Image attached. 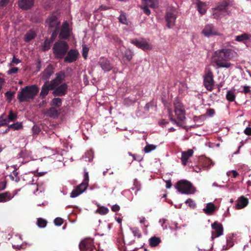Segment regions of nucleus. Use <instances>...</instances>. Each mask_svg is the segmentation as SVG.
Segmentation results:
<instances>
[{"label":"nucleus","instance_id":"1","mask_svg":"<svg viewBox=\"0 0 251 251\" xmlns=\"http://www.w3.org/2000/svg\"><path fill=\"white\" fill-rule=\"evenodd\" d=\"M232 50L222 49L216 50L212 56V62L218 68H229L233 66L228 61L232 58Z\"/></svg>","mask_w":251,"mask_h":251},{"label":"nucleus","instance_id":"2","mask_svg":"<svg viewBox=\"0 0 251 251\" xmlns=\"http://www.w3.org/2000/svg\"><path fill=\"white\" fill-rule=\"evenodd\" d=\"M38 91L39 89L35 85L27 86L19 92L17 98L20 102L29 101L34 98Z\"/></svg>","mask_w":251,"mask_h":251},{"label":"nucleus","instance_id":"3","mask_svg":"<svg viewBox=\"0 0 251 251\" xmlns=\"http://www.w3.org/2000/svg\"><path fill=\"white\" fill-rule=\"evenodd\" d=\"M68 44L63 41L56 42L52 48L53 52L57 59H62L67 53L68 50Z\"/></svg>","mask_w":251,"mask_h":251},{"label":"nucleus","instance_id":"4","mask_svg":"<svg viewBox=\"0 0 251 251\" xmlns=\"http://www.w3.org/2000/svg\"><path fill=\"white\" fill-rule=\"evenodd\" d=\"M176 188L182 194L191 195L196 192L195 187L190 182L186 180L179 181L176 184Z\"/></svg>","mask_w":251,"mask_h":251},{"label":"nucleus","instance_id":"5","mask_svg":"<svg viewBox=\"0 0 251 251\" xmlns=\"http://www.w3.org/2000/svg\"><path fill=\"white\" fill-rule=\"evenodd\" d=\"M84 178L83 181L78 186H77L71 193L70 197L71 198H75L82 193L87 189L88 186L89 175L88 172L84 171Z\"/></svg>","mask_w":251,"mask_h":251},{"label":"nucleus","instance_id":"6","mask_svg":"<svg viewBox=\"0 0 251 251\" xmlns=\"http://www.w3.org/2000/svg\"><path fill=\"white\" fill-rule=\"evenodd\" d=\"M177 14V9L174 7H169L166 12L165 19L167 22V26L171 28L173 27L176 22Z\"/></svg>","mask_w":251,"mask_h":251},{"label":"nucleus","instance_id":"7","mask_svg":"<svg viewBox=\"0 0 251 251\" xmlns=\"http://www.w3.org/2000/svg\"><path fill=\"white\" fill-rule=\"evenodd\" d=\"M175 112L178 120L183 122L185 119V111L182 104L177 100L174 102Z\"/></svg>","mask_w":251,"mask_h":251},{"label":"nucleus","instance_id":"8","mask_svg":"<svg viewBox=\"0 0 251 251\" xmlns=\"http://www.w3.org/2000/svg\"><path fill=\"white\" fill-rule=\"evenodd\" d=\"M79 247L80 251H92L95 249L93 239L91 238L82 240L79 243Z\"/></svg>","mask_w":251,"mask_h":251},{"label":"nucleus","instance_id":"9","mask_svg":"<svg viewBox=\"0 0 251 251\" xmlns=\"http://www.w3.org/2000/svg\"><path fill=\"white\" fill-rule=\"evenodd\" d=\"M211 227L213 230L212 231L211 239L213 240L215 238H218L223 234L224 228L223 225L218 222H215L211 225Z\"/></svg>","mask_w":251,"mask_h":251},{"label":"nucleus","instance_id":"10","mask_svg":"<svg viewBox=\"0 0 251 251\" xmlns=\"http://www.w3.org/2000/svg\"><path fill=\"white\" fill-rule=\"evenodd\" d=\"M46 22L50 30H54L53 34L55 33L60 25L57 18L55 16L52 15L48 17Z\"/></svg>","mask_w":251,"mask_h":251},{"label":"nucleus","instance_id":"11","mask_svg":"<svg viewBox=\"0 0 251 251\" xmlns=\"http://www.w3.org/2000/svg\"><path fill=\"white\" fill-rule=\"evenodd\" d=\"M203 84L207 90L211 91L213 90L214 79L213 74L211 71H209L204 76Z\"/></svg>","mask_w":251,"mask_h":251},{"label":"nucleus","instance_id":"12","mask_svg":"<svg viewBox=\"0 0 251 251\" xmlns=\"http://www.w3.org/2000/svg\"><path fill=\"white\" fill-rule=\"evenodd\" d=\"M131 43L138 48L142 49V50H151L152 47L151 44L144 39L132 40Z\"/></svg>","mask_w":251,"mask_h":251},{"label":"nucleus","instance_id":"13","mask_svg":"<svg viewBox=\"0 0 251 251\" xmlns=\"http://www.w3.org/2000/svg\"><path fill=\"white\" fill-rule=\"evenodd\" d=\"M202 33L207 37L220 35L217 29L211 24L206 25L202 30Z\"/></svg>","mask_w":251,"mask_h":251},{"label":"nucleus","instance_id":"14","mask_svg":"<svg viewBox=\"0 0 251 251\" xmlns=\"http://www.w3.org/2000/svg\"><path fill=\"white\" fill-rule=\"evenodd\" d=\"M98 64L104 72H109L113 68V65L111 64L110 61L104 57H101Z\"/></svg>","mask_w":251,"mask_h":251},{"label":"nucleus","instance_id":"15","mask_svg":"<svg viewBox=\"0 0 251 251\" xmlns=\"http://www.w3.org/2000/svg\"><path fill=\"white\" fill-rule=\"evenodd\" d=\"M79 55L78 51L76 50H71L68 52L67 56L64 59V61L72 63L76 61Z\"/></svg>","mask_w":251,"mask_h":251},{"label":"nucleus","instance_id":"16","mask_svg":"<svg viewBox=\"0 0 251 251\" xmlns=\"http://www.w3.org/2000/svg\"><path fill=\"white\" fill-rule=\"evenodd\" d=\"M249 203V200L244 196H241L236 201L235 208L236 209H241L246 207Z\"/></svg>","mask_w":251,"mask_h":251},{"label":"nucleus","instance_id":"17","mask_svg":"<svg viewBox=\"0 0 251 251\" xmlns=\"http://www.w3.org/2000/svg\"><path fill=\"white\" fill-rule=\"evenodd\" d=\"M68 86L66 83H63L57 87L52 92L54 96H62L67 93Z\"/></svg>","mask_w":251,"mask_h":251},{"label":"nucleus","instance_id":"18","mask_svg":"<svg viewBox=\"0 0 251 251\" xmlns=\"http://www.w3.org/2000/svg\"><path fill=\"white\" fill-rule=\"evenodd\" d=\"M227 6V3L225 1L219 3L217 6L214 8L213 14L214 18H219L220 17L219 13L225 10Z\"/></svg>","mask_w":251,"mask_h":251},{"label":"nucleus","instance_id":"19","mask_svg":"<svg viewBox=\"0 0 251 251\" xmlns=\"http://www.w3.org/2000/svg\"><path fill=\"white\" fill-rule=\"evenodd\" d=\"M195 4L200 14L201 15L204 14L208 8V4L206 2L201 1L200 0H197Z\"/></svg>","mask_w":251,"mask_h":251},{"label":"nucleus","instance_id":"20","mask_svg":"<svg viewBox=\"0 0 251 251\" xmlns=\"http://www.w3.org/2000/svg\"><path fill=\"white\" fill-rule=\"evenodd\" d=\"M34 1V0H19L18 4L21 8L26 10L33 6Z\"/></svg>","mask_w":251,"mask_h":251},{"label":"nucleus","instance_id":"21","mask_svg":"<svg viewBox=\"0 0 251 251\" xmlns=\"http://www.w3.org/2000/svg\"><path fill=\"white\" fill-rule=\"evenodd\" d=\"M193 151L191 149H189L186 151L182 152L181 160L184 165H186L188 159L193 155Z\"/></svg>","mask_w":251,"mask_h":251},{"label":"nucleus","instance_id":"22","mask_svg":"<svg viewBox=\"0 0 251 251\" xmlns=\"http://www.w3.org/2000/svg\"><path fill=\"white\" fill-rule=\"evenodd\" d=\"M215 205L212 202L206 204L205 207L203 209V212L207 215H211L216 210Z\"/></svg>","mask_w":251,"mask_h":251},{"label":"nucleus","instance_id":"23","mask_svg":"<svg viewBox=\"0 0 251 251\" xmlns=\"http://www.w3.org/2000/svg\"><path fill=\"white\" fill-rule=\"evenodd\" d=\"M53 68L51 65H49L42 73V77L44 80H47L53 74Z\"/></svg>","mask_w":251,"mask_h":251},{"label":"nucleus","instance_id":"24","mask_svg":"<svg viewBox=\"0 0 251 251\" xmlns=\"http://www.w3.org/2000/svg\"><path fill=\"white\" fill-rule=\"evenodd\" d=\"M14 196L9 192H5L0 194V202H5L11 200Z\"/></svg>","mask_w":251,"mask_h":251},{"label":"nucleus","instance_id":"25","mask_svg":"<svg viewBox=\"0 0 251 251\" xmlns=\"http://www.w3.org/2000/svg\"><path fill=\"white\" fill-rule=\"evenodd\" d=\"M50 90V87L48 85V82H46L42 86L40 96L42 98H44L49 93Z\"/></svg>","mask_w":251,"mask_h":251},{"label":"nucleus","instance_id":"26","mask_svg":"<svg viewBox=\"0 0 251 251\" xmlns=\"http://www.w3.org/2000/svg\"><path fill=\"white\" fill-rule=\"evenodd\" d=\"M143 4L151 8H156L158 5L157 0H142Z\"/></svg>","mask_w":251,"mask_h":251},{"label":"nucleus","instance_id":"27","mask_svg":"<svg viewBox=\"0 0 251 251\" xmlns=\"http://www.w3.org/2000/svg\"><path fill=\"white\" fill-rule=\"evenodd\" d=\"M46 114L47 116L54 119L58 116L59 113L56 109L52 107L47 110Z\"/></svg>","mask_w":251,"mask_h":251},{"label":"nucleus","instance_id":"28","mask_svg":"<svg viewBox=\"0 0 251 251\" xmlns=\"http://www.w3.org/2000/svg\"><path fill=\"white\" fill-rule=\"evenodd\" d=\"M251 38V35L248 34H242L235 37V40L237 42H242Z\"/></svg>","mask_w":251,"mask_h":251},{"label":"nucleus","instance_id":"29","mask_svg":"<svg viewBox=\"0 0 251 251\" xmlns=\"http://www.w3.org/2000/svg\"><path fill=\"white\" fill-rule=\"evenodd\" d=\"M160 242V238L156 236L152 237L149 239L150 245L152 247L157 246Z\"/></svg>","mask_w":251,"mask_h":251},{"label":"nucleus","instance_id":"30","mask_svg":"<svg viewBox=\"0 0 251 251\" xmlns=\"http://www.w3.org/2000/svg\"><path fill=\"white\" fill-rule=\"evenodd\" d=\"M132 243V241H131L128 243L127 244H131ZM126 244H127V243L123 239H119L118 246L120 249H121L122 250H124L125 251H131L130 250H129L126 247H125Z\"/></svg>","mask_w":251,"mask_h":251},{"label":"nucleus","instance_id":"31","mask_svg":"<svg viewBox=\"0 0 251 251\" xmlns=\"http://www.w3.org/2000/svg\"><path fill=\"white\" fill-rule=\"evenodd\" d=\"M70 36L69 29H62L61 28L59 37L60 39H67Z\"/></svg>","mask_w":251,"mask_h":251},{"label":"nucleus","instance_id":"32","mask_svg":"<svg viewBox=\"0 0 251 251\" xmlns=\"http://www.w3.org/2000/svg\"><path fill=\"white\" fill-rule=\"evenodd\" d=\"M226 98L229 101L232 102L234 101L235 99V95L234 94V91L228 90L226 95Z\"/></svg>","mask_w":251,"mask_h":251},{"label":"nucleus","instance_id":"33","mask_svg":"<svg viewBox=\"0 0 251 251\" xmlns=\"http://www.w3.org/2000/svg\"><path fill=\"white\" fill-rule=\"evenodd\" d=\"M36 36V33L34 31L31 30L26 34L25 35V40L28 42L34 39Z\"/></svg>","mask_w":251,"mask_h":251},{"label":"nucleus","instance_id":"34","mask_svg":"<svg viewBox=\"0 0 251 251\" xmlns=\"http://www.w3.org/2000/svg\"><path fill=\"white\" fill-rule=\"evenodd\" d=\"M17 114L13 113L12 111H10L8 115L6 116L7 120L8 121V124L11 122L15 121L17 119Z\"/></svg>","mask_w":251,"mask_h":251},{"label":"nucleus","instance_id":"35","mask_svg":"<svg viewBox=\"0 0 251 251\" xmlns=\"http://www.w3.org/2000/svg\"><path fill=\"white\" fill-rule=\"evenodd\" d=\"M156 148V146L152 144H147L144 149V151L145 153H149L155 150Z\"/></svg>","mask_w":251,"mask_h":251},{"label":"nucleus","instance_id":"36","mask_svg":"<svg viewBox=\"0 0 251 251\" xmlns=\"http://www.w3.org/2000/svg\"><path fill=\"white\" fill-rule=\"evenodd\" d=\"M61 83L58 82L55 79L52 80L50 83L48 82V85L50 87V90L55 89Z\"/></svg>","mask_w":251,"mask_h":251},{"label":"nucleus","instance_id":"37","mask_svg":"<svg viewBox=\"0 0 251 251\" xmlns=\"http://www.w3.org/2000/svg\"><path fill=\"white\" fill-rule=\"evenodd\" d=\"M9 128H13L14 130H19L23 127V124L21 122H16L8 126Z\"/></svg>","mask_w":251,"mask_h":251},{"label":"nucleus","instance_id":"38","mask_svg":"<svg viewBox=\"0 0 251 251\" xmlns=\"http://www.w3.org/2000/svg\"><path fill=\"white\" fill-rule=\"evenodd\" d=\"M214 165V163L210 159L206 158L204 161L203 166V167L209 169Z\"/></svg>","mask_w":251,"mask_h":251},{"label":"nucleus","instance_id":"39","mask_svg":"<svg viewBox=\"0 0 251 251\" xmlns=\"http://www.w3.org/2000/svg\"><path fill=\"white\" fill-rule=\"evenodd\" d=\"M61 104L62 100L60 98H59L53 99L51 102V105L56 106L58 107L61 106Z\"/></svg>","mask_w":251,"mask_h":251},{"label":"nucleus","instance_id":"40","mask_svg":"<svg viewBox=\"0 0 251 251\" xmlns=\"http://www.w3.org/2000/svg\"><path fill=\"white\" fill-rule=\"evenodd\" d=\"M65 73L63 72H60L56 74L55 79L60 83H61L65 78Z\"/></svg>","mask_w":251,"mask_h":251},{"label":"nucleus","instance_id":"41","mask_svg":"<svg viewBox=\"0 0 251 251\" xmlns=\"http://www.w3.org/2000/svg\"><path fill=\"white\" fill-rule=\"evenodd\" d=\"M133 185L134 186V187H132L131 189L133 190H134V189H136L135 194H136V192H138V191H139L141 188L140 183L138 181L137 179L135 178L134 179Z\"/></svg>","mask_w":251,"mask_h":251},{"label":"nucleus","instance_id":"42","mask_svg":"<svg viewBox=\"0 0 251 251\" xmlns=\"http://www.w3.org/2000/svg\"><path fill=\"white\" fill-rule=\"evenodd\" d=\"M8 124V121L7 120L6 116L4 114H2L0 116V126H4Z\"/></svg>","mask_w":251,"mask_h":251},{"label":"nucleus","instance_id":"43","mask_svg":"<svg viewBox=\"0 0 251 251\" xmlns=\"http://www.w3.org/2000/svg\"><path fill=\"white\" fill-rule=\"evenodd\" d=\"M233 245V242L232 240V239L230 237L227 238L226 239V247H225V246H224L223 247V248L224 250H226L228 248L232 247Z\"/></svg>","mask_w":251,"mask_h":251},{"label":"nucleus","instance_id":"44","mask_svg":"<svg viewBox=\"0 0 251 251\" xmlns=\"http://www.w3.org/2000/svg\"><path fill=\"white\" fill-rule=\"evenodd\" d=\"M37 224L39 227L43 228L46 226L47 221L42 218H38Z\"/></svg>","mask_w":251,"mask_h":251},{"label":"nucleus","instance_id":"45","mask_svg":"<svg viewBox=\"0 0 251 251\" xmlns=\"http://www.w3.org/2000/svg\"><path fill=\"white\" fill-rule=\"evenodd\" d=\"M124 55L126 59L129 61L133 57V52L131 50L127 49L125 50Z\"/></svg>","mask_w":251,"mask_h":251},{"label":"nucleus","instance_id":"46","mask_svg":"<svg viewBox=\"0 0 251 251\" xmlns=\"http://www.w3.org/2000/svg\"><path fill=\"white\" fill-rule=\"evenodd\" d=\"M108 211V209L107 207L104 206L100 207L97 210V212L100 215H105L107 214Z\"/></svg>","mask_w":251,"mask_h":251},{"label":"nucleus","instance_id":"47","mask_svg":"<svg viewBox=\"0 0 251 251\" xmlns=\"http://www.w3.org/2000/svg\"><path fill=\"white\" fill-rule=\"evenodd\" d=\"M33 188H34L35 190L33 192L34 194H36L38 191L40 192H42L44 191V188L42 186H39L38 184H33L32 185Z\"/></svg>","mask_w":251,"mask_h":251},{"label":"nucleus","instance_id":"48","mask_svg":"<svg viewBox=\"0 0 251 251\" xmlns=\"http://www.w3.org/2000/svg\"><path fill=\"white\" fill-rule=\"evenodd\" d=\"M12 180L18 182L20 180V177L18 176V172L15 171H13L12 175L11 176Z\"/></svg>","mask_w":251,"mask_h":251},{"label":"nucleus","instance_id":"49","mask_svg":"<svg viewBox=\"0 0 251 251\" xmlns=\"http://www.w3.org/2000/svg\"><path fill=\"white\" fill-rule=\"evenodd\" d=\"M130 229L134 236H137L138 238H140L141 237V233L139 231V230L137 227H133L131 228Z\"/></svg>","mask_w":251,"mask_h":251},{"label":"nucleus","instance_id":"50","mask_svg":"<svg viewBox=\"0 0 251 251\" xmlns=\"http://www.w3.org/2000/svg\"><path fill=\"white\" fill-rule=\"evenodd\" d=\"M118 19L121 23L124 24H127V20L125 14L123 13L121 14L118 18Z\"/></svg>","mask_w":251,"mask_h":251},{"label":"nucleus","instance_id":"51","mask_svg":"<svg viewBox=\"0 0 251 251\" xmlns=\"http://www.w3.org/2000/svg\"><path fill=\"white\" fill-rule=\"evenodd\" d=\"M63 222V220L61 218H56L54 220V224L57 226H60Z\"/></svg>","mask_w":251,"mask_h":251},{"label":"nucleus","instance_id":"52","mask_svg":"<svg viewBox=\"0 0 251 251\" xmlns=\"http://www.w3.org/2000/svg\"><path fill=\"white\" fill-rule=\"evenodd\" d=\"M231 174H232V176L234 178L237 177L239 174L236 170L229 171L226 173L227 176H230Z\"/></svg>","mask_w":251,"mask_h":251},{"label":"nucleus","instance_id":"53","mask_svg":"<svg viewBox=\"0 0 251 251\" xmlns=\"http://www.w3.org/2000/svg\"><path fill=\"white\" fill-rule=\"evenodd\" d=\"M185 203L189 204L191 207L194 208L196 207V204L194 201L191 199H188L185 201Z\"/></svg>","mask_w":251,"mask_h":251},{"label":"nucleus","instance_id":"54","mask_svg":"<svg viewBox=\"0 0 251 251\" xmlns=\"http://www.w3.org/2000/svg\"><path fill=\"white\" fill-rule=\"evenodd\" d=\"M85 156L88 158V161H91L93 158V153L92 151H89L85 153Z\"/></svg>","mask_w":251,"mask_h":251},{"label":"nucleus","instance_id":"55","mask_svg":"<svg viewBox=\"0 0 251 251\" xmlns=\"http://www.w3.org/2000/svg\"><path fill=\"white\" fill-rule=\"evenodd\" d=\"M140 7L143 10L144 12L149 15L151 13V11L149 9V6L144 5V6H141Z\"/></svg>","mask_w":251,"mask_h":251},{"label":"nucleus","instance_id":"56","mask_svg":"<svg viewBox=\"0 0 251 251\" xmlns=\"http://www.w3.org/2000/svg\"><path fill=\"white\" fill-rule=\"evenodd\" d=\"M242 88V90L240 91L241 92L247 94L251 92L250 87L249 86H243Z\"/></svg>","mask_w":251,"mask_h":251},{"label":"nucleus","instance_id":"57","mask_svg":"<svg viewBox=\"0 0 251 251\" xmlns=\"http://www.w3.org/2000/svg\"><path fill=\"white\" fill-rule=\"evenodd\" d=\"M18 70L19 69L17 67L11 68L7 71V74L9 75L16 74V73H17Z\"/></svg>","mask_w":251,"mask_h":251},{"label":"nucleus","instance_id":"58","mask_svg":"<svg viewBox=\"0 0 251 251\" xmlns=\"http://www.w3.org/2000/svg\"><path fill=\"white\" fill-rule=\"evenodd\" d=\"M32 130L33 134H38L40 132L41 129L39 126L35 125L32 127Z\"/></svg>","mask_w":251,"mask_h":251},{"label":"nucleus","instance_id":"59","mask_svg":"<svg viewBox=\"0 0 251 251\" xmlns=\"http://www.w3.org/2000/svg\"><path fill=\"white\" fill-rule=\"evenodd\" d=\"M83 52L82 55L85 58H86L87 56V53L89 51V49L86 47L85 46H83Z\"/></svg>","mask_w":251,"mask_h":251},{"label":"nucleus","instance_id":"60","mask_svg":"<svg viewBox=\"0 0 251 251\" xmlns=\"http://www.w3.org/2000/svg\"><path fill=\"white\" fill-rule=\"evenodd\" d=\"M5 95L7 97V100H8L9 101H11L13 97H14V93L11 92H7L5 93Z\"/></svg>","mask_w":251,"mask_h":251},{"label":"nucleus","instance_id":"61","mask_svg":"<svg viewBox=\"0 0 251 251\" xmlns=\"http://www.w3.org/2000/svg\"><path fill=\"white\" fill-rule=\"evenodd\" d=\"M6 181L5 180L0 182V191L4 190L6 188Z\"/></svg>","mask_w":251,"mask_h":251},{"label":"nucleus","instance_id":"62","mask_svg":"<svg viewBox=\"0 0 251 251\" xmlns=\"http://www.w3.org/2000/svg\"><path fill=\"white\" fill-rule=\"evenodd\" d=\"M166 220L165 219H161L159 221L163 229H165L167 228V226L164 225L166 222Z\"/></svg>","mask_w":251,"mask_h":251},{"label":"nucleus","instance_id":"63","mask_svg":"<svg viewBox=\"0 0 251 251\" xmlns=\"http://www.w3.org/2000/svg\"><path fill=\"white\" fill-rule=\"evenodd\" d=\"M207 114L210 117H212L215 114V110L213 109H209L207 110Z\"/></svg>","mask_w":251,"mask_h":251},{"label":"nucleus","instance_id":"64","mask_svg":"<svg viewBox=\"0 0 251 251\" xmlns=\"http://www.w3.org/2000/svg\"><path fill=\"white\" fill-rule=\"evenodd\" d=\"M244 133L248 135H251V127H248L244 130Z\"/></svg>","mask_w":251,"mask_h":251}]
</instances>
